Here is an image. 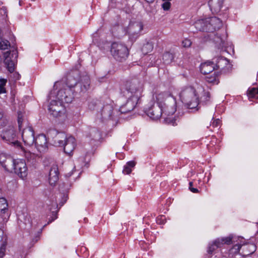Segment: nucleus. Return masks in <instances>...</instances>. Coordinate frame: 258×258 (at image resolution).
I'll list each match as a JSON object with an SVG mask.
<instances>
[{"mask_svg": "<svg viewBox=\"0 0 258 258\" xmlns=\"http://www.w3.org/2000/svg\"><path fill=\"white\" fill-rule=\"evenodd\" d=\"M90 84L88 75L80 76L78 71H72L68 76L66 84L62 81L55 82L54 88H61L58 91L57 96L53 98L58 99L62 103H71L75 95L86 92L90 88Z\"/></svg>", "mask_w": 258, "mask_h": 258, "instance_id": "f257e3e1", "label": "nucleus"}, {"mask_svg": "<svg viewBox=\"0 0 258 258\" xmlns=\"http://www.w3.org/2000/svg\"><path fill=\"white\" fill-rule=\"evenodd\" d=\"M222 26L221 21L216 17L199 20L194 24V26L198 31H205L209 33L207 35V39L213 40L220 46L221 45L222 40L216 36L214 32L219 30Z\"/></svg>", "mask_w": 258, "mask_h": 258, "instance_id": "f03ea898", "label": "nucleus"}, {"mask_svg": "<svg viewBox=\"0 0 258 258\" xmlns=\"http://www.w3.org/2000/svg\"><path fill=\"white\" fill-rule=\"evenodd\" d=\"M22 137L24 143L29 146L34 144L39 152H45L47 150V143L46 137L39 135L34 137V131L32 127L25 128L22 134Z\"/></svg>", "mask_w": 258, "mask_h": 258, "instance_id": "7ed1b4c3", "label": "nucleus"}, {"mask_svg": "<svg viewBox=\"0 0 258 258\" xmlns=\"http://www.w3.org/2000/svg\"><path fill=\"white\" fill-rule=\"evenodd\" d=\"M157 104L163 108V113L167 115H173L176 111L175 98L168 93L162 92L156 96Z\"/></svg>", "mask_w": 258, "mask_h": 258, "instance_id": "20e7f679", "label": "nucleus"}, {"mask_svg": "<svg viewBox=\"0 0 258 258\" xmlns=\"http://www.w3.org/2000/svg\"><path fill=\"white\" fill-rule=\"evenodd\" d=\"M121 90L124 95L140 98L143 90V84L139 79L133 78L125 82Z\"/></svg>", "mask_w": 258, "mask_h": 258, "instance_id": "39448f33", "label": "nucleus"}, {"mask_svg": "<svg viewBox=\"0 0 258 258\" xmlns=\"http://www.w3.org/2000/svg\"><path fill=\"white\" fill-rule=\"evenodd\" d=\"M180 98L189 109L196 108L199 104V99L196 90L191 87L183 89L180 93Z\"/></svg>", "mask_w": 258, "mask_h": 258, "instance_id": "423d86ee", "label": "nucleus"}, {"mask_svg": "<svg viewBox=\"0 0 258 258\" xmlns=\"http://www.w3.org/2000/svg\"><path fill=\"white\" fill-rule=\"evenodd\" d=\"M218 61H216V64L215 65L213 62L207 61L202 63L201 65L200 70L202 74L205 75H208L216 69L215 66L217 69L221 70V72L223 73H227V71L225 68H223L224 65H226V67L227 69L230 68V64H229L227 60L222 57L218 58Z\"/></svg>", "mask_w": 258, "mask_h": 258, "instance_id": "0eeeda50", "label": "nucleus"}, {"mask_svg": "<svg viewBox=\"0 0 258 258\" xmlns=\"http://www.w3.org/2000/svg\"><path fill=\"white\" fill-rule=\"evenodd\" d=\"M55 92L51 91L48 96V100H51L48 105V111L50 114L54 117H59L65 115L66 109L62 103L59 101L52 99L51 95Z\"/></svg>", "mask_w": 258, "mask_h": 258, "instance_id": "6e6552de", "label": "nucleus"}, {"mask_svg": "<svg viewBox=\"0 0 258 258\" xmlns=\"http://www.w3.org/2000/svg\"><path fill=\"white\" fill-rule=\"evenodd\" d=\"M55 143L59 146H63L64 152L68 154H70L76 147L75 139L72 136L67 138L64 134L56 137Z\"/></svg>", "mask_w": 258, "mask_h": 258, "instance_id": "1a4fd4ad", "label": "nucleus"}, {"mask_svg": "<svg viewBox=\"0 0 258 258\" xmlns=\"http://www.w3.org/2000/svg\"><path fill=\"white\" fill-rule=\"evenodd\" d=\"M110 52L114 58L119 61L125 60L129 54L128 50L125 45L117 42L112 44Z\"/></svg>", "mask_w": 258, "mask_h": 258, "instance_id": "9d476101", "label": "nucleus"}, {"mask_svg": "<svg viewBox=\"0 0 258 258\" xmlns=\"http://www.w3.org/2000/svg\"><path fill=\"white\" fill-rule=\"evenodd\" d=\"M60 197L58 198V200H61V201L59 203H57L56 198H53L51 204L48 205L49 210L51 212V219L48 221V224L57 218V215L59 209L64 204L69 198L68 195H60Z\"/></svg>", "mask_w": 258, "mask_h": 258, "instance_id": "9b49d317", "label": "nucleus"}, {"mask_svg": "<svg viewBox=\"0 0 258 258\" xmlns=\"http://www.w3.org/2000/svg\"><path fill=\"white\" fill-rule=\"evenodd\" d=\"M1 136L2 139L15 145H18L19 142L17 140L16 131L13 126L9 125L5 127L2 131Z\"/></svg>", "mask_w": 258, "mask_h": 258, "instance_id": "f8f14e48", "label": "nucleus"}, {"mask_svg": "<svg viewBox=\"0 0 258 258\" xmlns=\"http://www.w3.org/2000/svg\"><path fill=\"white\" fill-rule=\"evenodd\" d=\"M4 63L8 70L12 73L15 71V66L17 61L18 52L16 50L7 51L4 53Z\"/></svg>", "mask_w": 258, "mask_h": 258, "instance_id": "ddd939ff", "label": "nucleus"}, {"mask_svg": "<svg viewBox=\"0 0 258 258\" xmlns=\"http://www.w3.org/2000/svg\"><path fill=\"white\" fill-rule=\"evenodd\" d=\"M143 29V24L141 22H131L127 28V32L130 39L132 41H135L140 35Z\"/></svg>", "mask_w": 258, "mask_h": 258, "instance_id": "4468645a", "label": "nucleus"}, {"mask_svg": "<svg viewBox=\"0 0 258 258\" xmlns=\"http://www.w3.org/2000/svg\"><path fill=\"white\" fill-rule=\"evenodd\" d=\"M232 239L233 236L232 235L216 239L212 243L209 244L207 250L208 254H212L217 248L221 247L224 244H230L232 243Z\"/></svg>", "mask_w": 258, "mask_h": 258, "instance_id": "2eb2a0df", "label": "nucleus"}, {"mask_svg": "<svg viewBox=\"0 0 258 258\" xmlns=\"http://www.w3.org/2000/svg\"><path fill=\"white\" fill-rule=\"evenodd\" d=\"M129 96L130 98L126 103L120 107L119 111L121 113H127L133 111L140 99V98L137 97V96Z\"/></svg>", "mask_w": 258, "mask_h": 258, "instance_id": "dca6fc26", "label": "nucleus"}, {"mask_svg": "<svg viewBox=\"0 0 258 258\" xmlns=\"http://www.w3.org/2000/svg\"><path fill=\"white\" fill-rule=\"evenodd\" d=\"M13 172L21 178L27 175V168L25 162L22 160H16L14 165Z\"/></svg>", "mask_w": 258, "mask_h": 258, "instance_id": "f3484780", "label": "nucleus"}, {"mask_svg": "<svg viewBox=\"0 0 258 258\" xmlns=\"http://www.w3.org/2000/svg\"><path fill=\"white\" fill-rule=\"evenodd\" d=\"M146 113L151 118L156 120L160 118L162 113H163V108L160 107L159 104L154 105L147 110Z\"/></svg>", "mask_w": 258, "mask_h": 258, "instance_id": "a211bd4d", "label": "nucleus"}, {"mask_svg": "<svg viewBox=\"0 0 258 258\" xmlns=\"http://www.w3.org/2000/svg\"><path fill=\"white\" fill-rule=\"evenodd\" d=\"M58 169L56 165L51 166L49 170L48 181L51 185H54L58 180Z\"/></svg>", "mask_w": 258, "mask_h": 258, "instance_id": "6ab92c4d", "label": "nucleus"}, {"mask_svg": "<svg viewBox=\"0 0 258 258\" xmlns=\"http://www.w3.org/2000/svg\"><path fill=\"white\" fill-rule=\"evenodd\" d=\"M225 0H209L208 5L211 10L215 13L219 12L223 7Z\"/></svg>", "mask_w": 258, "mask_h": 258, "instance_id": "aec40b11", "label": "nucleus"}, {"mask_svg": "<svg viewBox=\"0 0 258 258\" xmlns=\"http://www.w3.org/2000/svg\"><path fill=\"white\" fill-rule=\"evenodd\" d=\"M113 112V108L110 105H106L104 106L101 110V115L102 118L105 120L111 118Z\"/></svg>", "mask_w": 258, "mask_h": 258, "instance_id": "412c9836", "label": "nucleus"}, {"mask_svg": "<svg viewBox=\"0 0 258 258\" xmlns=\"http://www.w3.org/2000/svg\"><path fill=\"white\" fill-rule=\"evenodd\" d=\"M15 160H16L14 159L11 157H8L7 161H6L2 166L6 171L10 172H13L14 170V165Z\"/></svg>", "mask_w": 258, "mask_h": 258, "instance_id": "4be33fe9", "label": "nucleus"}, {"mask_svg": "<svg viewBox=\"0 0 258 258\" xmlns=\"http://www.w3.org/2000/svg\"><path fill=\"white\" fill-rule=\"evenodd\" d=\"M87 137L96 141L100 138V134L97 128H92L89 129Z\"/></svg>", "mask_w": 258, "mask_h": 258, "instance_id": "5701e85b", "label": "nucleus"}, {"mask_svg": "<svg viewBox=\"0 0 258 258\" xmlns=\"http://www.w3.org/2000/svg\"><path fill=\"white\" fill-rule=\"evenodd\" d=\"M247 95L249 99H258V89L256 88H249L247 91Z\"/></svg>", "mask_w": 258, "mask_h": 258, "instance_id": "b1692460", "label": "nucleus"}, {"mask_svg": "<svg viewBox=\"0 0 258 258\" xmlns=\"http://www.w3.org/2000/svg\"><path fill=\"white\" fill-rule=\"evenodd\" d=\"M136 165V163L133 161H129L127 163V164L124 166V169L123 170V173L124 174H128L132 172V168L134 167Z\"/></svg>", "mask_w": 258, "mask_h": 258, "instance_id": "393cba45", "label": "nucleus"}, {"mask_svg": "<svg viewBox=\"0 0 258 258\" xmlns=\"http://www.w3.org/2000/svg\"><path fill=\"white\" fill-rule=\"evenodd\" d=\"M174 58L173 55L169 52H166L163 55V60L164 63L169 64L172 62Z\"/></svg>", "mask_w": 258, "mask_h": 258, "instance_id": "a878e982", "label": "nucleus"}, {"mask_svg": "<svg viewBox=\"0 0 258 258\" xmlns=\"http://www.w3.org/2000/svg\"><path fill=\"white\" fill-rule=\"evenodd\" d=\"M89 108L91 110H99L102 108L101 102L98 101H92L90 102L88 105Z\"/></svg>", "mask_w": 258, "mask_h": 258, "instance_id": "bb28decb", "label": "nucleus"}, {"mask_svg": "<svg viewBox=\"0 0 258 258\" xmlns=\"http://www.w3.org/2000/svg\"><path fill=\"white\" fill-rule=\"evenodd\" d=\"M206 81L210 83H216L218 84L219 81L217 79V75L216 74V72H214L213 74L210 75V74L206 77Z\"/></svg>", "mask_w": 258, "mask_h": 258, "instance_id": "cd10ccee", "label": "nucleus"}, {"mask_svg": "<svg viewBox=\"0 0 258 258\" xmlns=\"http://www.w3.org/2000/svg\"><path fill=\"white\" fill-rule=\"evenodd\" d=\"M71 185L69 183H62L59 185V191L61 194H66L69 192Z\"/></svg>", "mask_w": 258, "mask_h": 258, "instance_id": "c85d7f7f", "label": "nucleus"}, {"mask_svg": "<svg viewBox=\"0 0 258 258\" xmlns=\"http://www.w3.org/2000/svg\"><path fill=\"white\" fill-rule=\"evenodd\" d=\"M153 49V45L152 43L147 42L142 47V51L143 53L147 54L151 52Z\"/></svg>", "mask_w": 258, "mask_h": 258, "instance_id": "c756f323", "label": "nucleus"}, {"mask_svg": "<svg viewBox=\"0 0 258 258\" xmlns=\"http://www.w3.org/2000/svg\"><path fill=\"white\" fill-rule=\"evenodd\" d=\"M10 46V42L7 40L3 39H0V49L2 50H5L8 49Z\"/></svg>", "mask_w": 258, "mask_h": 258, "instance_id": "7c9ffc66", "label": "nucleus"}, {"mask_svg": "<svg viewBox=\"0 0 258 258\" xmlns=\"http://www.w3.org/2000/svg\"><path fill=\"white\" fill-rule=\"evenodd\" d=\"M8 205L6 199L4 198H0V210L2 211H4L6 210H7Z\"/></svg>", "mask_w": 258, "mask_h": 258, "instance_id": "2f4dec72", "label": "nucleus"}, {"mask_svg": "<svg viewBox=\"0 0 258 258\" xmlns=\"http://www.w3.org/2000/svg\"><path fill=\"white\" fill-rule=\"evenodd\" d=\"M7 82V79H0V94L6 93L5 86Z\"/></svg>", "mask_w": 258, "mask_h": 258, "instance_id": "473e14b6", "label": "nucleus"}, {"mask_svg": "<svg viewBox=\"0 0 258 258\" xmlns=\"http://www.w3.org/2000/svg\"><path fill=\"white\" fill-rule=\"evenodd\" d=\"M7 243L3 242L0 246V258H3L5 255Z\"/></svg>", "mask_w": 258, "mask_h": 258, "instance_id": "72a5a7b5", "label": "nucleus"}, {"mask_svg": "<svg viewBox=\"0 0 258 258\" xmlns=\"http://www.w3.org/2000/svg\"><path fill=\"white\" fill-rule=\"evenodd\" d=\"M10 156L7 155L5 153H0V164L2 166L5 162L7 161L8 157H10Z\"/></svg>", "mask_w": 258, "mask_h": 258, "instance_id": "f704fd0d", "label": "nucleus"}, {"mask_svg": "<svg viewBox=\"0 0 258 258\" xmlns=\"http://www.w3.org/2000/svg\"><path fill=\"white\" fill-rule=\"evenodd\" d=\"M189 189L190 191L192 192L196 193V192H200L201 191L198 188H197L196 185H194L192 182H190L189 183V186H188Z\"/></svg>", "mask_w": 258, "mask_h": 258, "instance_id": "c9c22d12", "label": "nucleus"}, {"mask_svg": "<svg viewBox=\"0 0 258 258\" xmlns=\"http://www.w3.org/2000/svg\"><path fill=\"white\" fill-rule=\"evenodd\" d=\"M156 222L158 224H164L166 222V218L164 215H160L156 218Z\"/></svg>", "mask_w": 258, "mask_h": 258, "instance_id": "e433bc0d", "label": "nucleus"}, {"mask_svg": "<svg viewBox=\"0 0 258 258\" xmlns=\"http://www.w3.org/2000/svg\"><path fill=\"white\" fill-rule=\"evenodd\" d=\"M154 1L155 0H145V1L147 3V5L146 6L145 5L144 7H145L146 10L148 12H150V13L153 12V10L151 9H150V8H149L150 5L149 4H151V3H153L154 2Z\"/></svg>", "mask_w": 258, "mask_h": 258, "instance_id": "4c0bfd02", "label": "nucleus"}, {"mask_svg": "<svg viewBox=\"0 0 258 258\" xmlns=\"http://www.w3.org/2000/svg\"><path fill=\"white\" fill-rule=\"evenodd\" d=\"M246 248L249 249V253H253L256 249V246L253 244H248L246 245Z\"/></svg>", "mask_w": 258, "mask_h": 258, "instance_id": "58836bf2", "label": "nucleus"}, {"mask_svg": "<svg viewBox=\"0 0 258 258\" xmlns=\"http://www.w3.org/2000/svg\"><path fill=\"white\" fill-rule=\"evenodd\" d=\"M241 247V245L239 244H236L230 249L232 252L238 253Z\"/></svg>", "mask_w": 258, "mask_h": 258, "instance_id": "ea45409f", "label": "nucleus"}, {"mask_svg": "<svg viewBox=\"0 0 258 258\" xmlns=\"http://www.w3.org/2000/svg\"><path fill=\"white\" fill-rule=\"evenodd\" d=\"M182 44L184 47H189L191 45V41L188 39H185L182 41Z\"/></svg>", "mask_w": 258, "mask_h": 258, "instance_id": "a19ab883", "label": "nucleus"}, {"mask_svg": "<svg viewBox=\"0 0 258 258\" xmlns=\"http://www.w3.org/2000/svg\"><path fill=\"white\" fill-rule=\"evenodd\" d=\"M171 6V4L169 1H165L162 5V7L164 10L167 11L169 10Z\"/></svg>", "mask_w": 258, "mask_h": 258, "instance_id": "79ce46f5", "label": "nucleus"}, {"mask_svg": "<svg viewBox=\"0 0 258 258\" xmlns=\"http://www.w3.org/2000/svg\"><path fill=\"white\" fill-rule=\"evenodd\" d=\"M25 156L28 159V160H31V159H33L35 156L34 153H31L30 152H26Z\"/></svg>", "mask_w": 258, "mask_h": 258, "instance_id": "37998d69", "label": "nucleus"}, {"mask_svg": "<svg viewBox=\"0 0 258 258\" xmlns=\"http://www.w3.org/2000/svg\"><path fill=\"white\" fill-rule=\"evenodd\" d=\"M221 121L219 119H215L212 123V126L213 127H218L220 124Z\"/></svg>", "mask_w": 258, "mask_h": 258, "instance_id": "c03bdc74", "label": "nucleus"}, {"mask_svg": "<svg viewBox=\"0 0 258 258\" xmlns=\"http://www.w3.org/2000/svg\"><path fill=\"white\" fill-rule=\"evenodd\" d=\"M18 122L19 127H20L21 124H22V120H21V118L19 116L18 117Z\"/></svg>", "mask_w": 258, "mask_h": 258, "instance_id": "a18cd8bd", "label": "nucleus"}, {"mask_svg": "<svg viewBox=\"0 0 258 258\" xmlns=\"http://www.w3.org/2000/svg\"><path fill=\"white\" fill-rule=\"evenodd\" d=\"M99 30H98L95 33H94L93 34V37L94 38L96 37L97 36V35H98V34L99 33Z\"/></svg>", "mask_w": 258, "mask_h": 258, "instance_id": "49530a36", "label": "nucleus"}, {"mask_svg": "<svg viewBox=\"0 0 258 258\" xmlns=\"http://www.w3.org/2000/svg\"><path fill=\"white\" fill-rule=\"evenodd\" d=\"M3 112L2 109L0 108V119L3 117Z\"/></svg>", "mask_w": 258, "mask_h": 258, "instance_id": "de8ad7c7", "label": "nucleus"}, {"mask_svg": "<svg viewBox=\"0 0 258 258\" xmlns=\"http://www.w3.org/2000/svg\"><path fill=\"white\" fill-rule=\"evenodd\" d=\"M81 250L82 251H85L86 250V248L85 247H83L82 246L81 248Z\"/></svg>", "mask_w": 258, "mask_h": 258, "instance_id": "09e8293b", "label": "nucleus"}, {"mask_svg": "<svg viewBox=\"0 0 258 258\" xmlns=\"http://www.w3.org/2000/svg\"><path fill=\"white\" fill-rule=\"evenodd\" d=\"M32 1H35L36 0H31Z\"/></svg>", "mask_w": 258, "mask_h": 258, "instance_id": "8fccbe9b", "label": "nucleus"}]
</instances>
